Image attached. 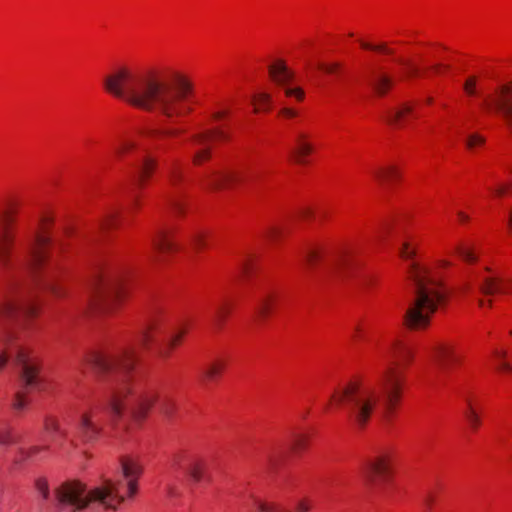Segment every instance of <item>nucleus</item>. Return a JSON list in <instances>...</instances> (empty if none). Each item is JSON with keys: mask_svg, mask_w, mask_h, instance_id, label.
<instances>
[{"mask_svg": "<svg viewBox=\"0 0 512 512\" xmlns=\"http://www.w3.org/2000/svg\"><path fill=\"white\" fill-rule=\"evenodd\" d=\"M400 256L403 258V259H412L416 252L414 249H410V244L408 242H404L400 248Z\"/></svg>", "mask_w": 512, "mask_h": 512, "instance_id": "nucleus-43", "label": "nucleus"}, {"mask_svg": "<svg viewBox=\"0 0 512 512\" xmlns=\"http://www.w3.org/2000/svg\"><path fill=\"white\" fill-rule=\"evenodd\" d=\"M486 303H487L489 306H491V305H492V300H488V301H485V300H483V299H479V300H478V304H479V306H484Z\"/></svg>", "mask_w": 512, "mask_h": 512, "instance_id": "nucleus-63", "label": "nucleus"}, {"mask_svg": "<svg viewBox=\"0 0 512 512\" xmlns=\"http://www.w3.org/2000/svg\"><path fill=\"white\" fill-rule=\"evenodd\" d=\"M451 263L448 260L442 259L438 261V266L442 268L449 267Z\"/></svg>", "mask_w": 512, "mask_h": 512, "instance_id": "nucleus-59", "label": "nucleus"}, {"mask_svg": "<svg viewBox=\"0 0 512 512\" xmlns=\"http://www.w3.org/2000/svg\"><path fill=\"white\" fill-rule=\"evenodd\" d=\"M36 314L29 289L11 281L0 296V370L11 362L19 370V390L12 406L23 410L27 405L25 391L38 387L40 378L36 363L16 338L22 320Z\"/></svg>", "mask_w": 512, "mask_h": 512, "instance_id": "nucleus-3", "label": "nucleus"}, {"mask_svg": "<svg viewBox=\"0 0 512 512\" xmlns=\"http://www.w3.org/2000/svg\"><path fill=\"white\" fill-rule=\"evenodd\" d=\"M412 355L411 347L401 342L395 343L390 354L391 364L380 379V391L362 380H354L336 390L331 400L343 407L352 423L360 428L369 421L379 402L380 393L383 396L384 413L392 414L400 401L404 381L403 372L399 368L408 365Z\"/></svg>", "mask_w": 512, "mask_h": 512, "instance_id": "nucleus-4", "label": "nucleus"}, {"mask_svg": "<svg viewBox=\"0 0 512 512\" xmlns=\"http://www.w3.org/2000/svg\"><path fill=\"white\" fill-rule=\"evenodd\" d=\"M258 171L250 167L237 169H209L203 175V184L210 189L230 188L252 181Z\"/></svg>", "mask_w": 512, "mask_h": 512, "instance_id": "nucleus-8", "label": "nucleus"}, {"mask_svg": "<svg viewBox=\"0 0 512 512\" xmlns=\"http://www.w3.org/2000/svg\"><path fill=\"white\" fill-rule=\"evenodd\" d=\"M285 93L289 97H295L298 100H302L304 97V92L299 88H286Z\"/></svg>", "mask_w": 512, "mask_h": 512, "instance_id": "nucleus-49", "label": "nucleus"}, {"mask_svg": "<svg viewBox=\"0 0 512 512\" xmlns=\"http://www.w3.org/2000/svg\"><path fill=\"white\" fill-rule=\"evenodd\" d=\"M483 143H484V138L477 134L470 135L466 141V145L469 149H473L477 145H481Z\"/></svg>", "mask_w": 512, "mask_h": 512, "instance_id": "nucleus-45", "label": "nucleus"}, {"mask_svg": "<svg viewBox=\"0 0 512 512\" xmlns=\"http://www.w3.org/2000/svg\"><path fill=\"white\" fill-rule=\"evenodd\" d=\"M311 501L308 499H301L296 504V512H309L311 509Z\"/></svg>", "mask_w": 512, "mask_h": 512, "instance_id": "nucleus-48", "label": "nucleus"}, {"mask_svg": "<svg viewBox=\"0 0 512 512\" xmlns=\"http://www.w3.org/2000/svg\"><path fill=\"white\" fill-rule=\"evenodd\" d=\"M475 281L479 291L484 295H494L496 293H507V285L512 281L505 282L503 279L496 276L484 275L483 273L475 274Z\"/></svg>", "mask_w": 512, "mask_h": 512, "instance_id": "nucleus-16", "label": "nucleus"}, {"mask_svg": "<svg viewBox=\"0 0 512 512\" xmlns=\"http://www.w3.org/2000/svg\"><path fill=\"white\" fill-rule=\"evenodd\" d=\"M494 356L497 358V360H504V358L506 356V352L505 351L495 350L494 351Z\"/></svg>", "mask_w": 512, "mask_h": 512, "instance_id": "nucleus-58", "label": "nucleus"}, {"mask_svg": "<svg viewBox=\"0 0 512 512\" xmlns=\"http://www.w3.org/2000/svg\"><path fill=\"white\" fill-rule=\"evenodd\" d=\"M252 269V264L250 263V261H243L241 264H240V267H239V273L242 275V276H248L250 271Z\"/></svg>", "mask_w": 512, "mask_h": 512, "instance_id": "nucleus-51", "label": "nucleus"}, {"mask_svg": "<svg viewBox=\"0 0 512 512\" xmlns=\"http://www.w3.org/2000/svg\"><path fill=\"white\" fill-rule=\"evenodd\" d=\"M142 473V466L132 458H123L120 462L119 475L115 479H105L103 483L90 491L79 481H68L55 490V497L60 509L67 512H79L86 508L116 510L124 501L121 488L125 486L127 495L132 497L137 492V479Z\"/></svg>", "mask_w": 512, "mask_h": 512, "instance_id": "nucleus-5", "label": "nucleus"}, {"mask_svg": "<svg viewBox=\"0 0 512 512\" xmlns=\"http://www.w3.org/2000/svg\"><path fill=\"white\" fill-rule=\"evenodd\" d=\"M152 249L156 253H168L174 250V243L169 233L165 230H158L151 240Z\"/></svg>", "mask_w": 512, "mask_h": 512, "instance_id": "nucleus-21", "label": "nucleus"}, {"mask_svg": "<svg viewBox=\"0 0 512 512\" xmlns=\"http://www.w3.org/2000/svg\"><path fill=\"white\" fill-rule=\"evenodd\" d=\"M230 310V305L227 302H222L216 306L212 316V322L216 329L222 328Z\"/></svg>", "mask_w": 512, "mask_h": 512, "instance_id": "nucleus-27", "label": "nucleus"}, {"mask_svg": "<svg viewBox=\"0 0 512 512\" xmlns=\"http://www.w3.org/2000/svg\"><path fill=\"white\" fill-rule=\"evenodd\" d=\"M155 167L156 160L149 156H145L139 164L135 165L136 171L133 176L134 181L141 186L144 183V180L152 174Z\"/></svg>", "mask_w": 512, "mask_h": 512, "instance_id": "nucleus-20", "label": "nucleus"}, {"mask_svg": "<svg viewBox=\"0 0 512 512\" xmlns=\"http://www.w3.org/2000/svg\"><path fill=\"white\" fill-rule=\"evenodd\" d=\"M392 80L390 77L384 74L375 75L374 80L372 81V86L379 94H385L386 91L391 87Z\"/></svg>", "mask_w": 512, "mask_h": 512, "instance_id": "nucleus-31", "label": "nucleus"}, {"mask_svg": "<svg viewBox=\"0 0 512 512\" xmlns=\"http://www.w3.org/2000/svg\"><path fill=\"white\" fill-rule=\"evenodd\" d=\"M407 274L414 296L404 315V323L410 329H424L438 307L445 303L447 292L442 283L432 277L430 269L417 262L410 263Z\"/></svg>", "mask_w": 512, "mask_h": 512, "instance_id": "nucleus-6", "label": "nucleus"}, {"mask_svg": "<svg viewBox=\"0 0 512 512\" xmlns=\"http://www.w3.org/2000/svg\"><path fill=\"white\" fill-rule=\"evenodd\" d=\"M281 234V230L277 227H270L267 231H266V237L269 239V240H274L276 239L279 235Z\"/></svg>", "mask_w": 512, "mask_h": 512, "instance_id": "nucleus-53", "label": "nucleus"}, {"mask_svg": "<svg viewBox=\"0 0 512 512\" xmlns=\"http://www.w3.org/2000/svg\"><path fill=\"white\" fill-rule=\"evenodd\" d=\"M14 443V437L10 430L0 431V445H11Z\"/></svg>", "mask_w": 512, "mask_h": 512, "instance_id": "nucleus-46", "label": "nucleus"}, {"mask_svg": "<svg viewBox=\"0 0 512 512\" xmlns=\"http://www.w3.org/2000/svg\"><path fill=\"white\" fill-rule=\"evenodd\" d=\"M169 203H170V205H171L174 209H176V210H179V209H180V204H179L177 201H175V200H169Z\"/></svg>", "mask_w": 512, "mask_h": 512, "instance_id": "nucleus-60", "label": "nucleus"}, {"mask_svg": "<svg viewBox=\"0 0 512 512\" xmlns=\"http://www.w3.org/2000/svg\"><path fill=\"white\" fill-rule=\"evenodd\" d=\"M14 211L9 210L0 218V269H7L11 265L14 246Z\"/></svg>", "mask_w": 512, "mask_h": 512, "instance_id": "nucleus-12", "label": "nucleus"}, {"mask_svg": "<svg viewBox=\"0 0 512 512\" xmlns=\"http://www.w3.org/2000/svg\"><path fill=\"white\" fill-rule=\"evenodd\" d=\"M48 449L47 446H34L28 450H21L19 457L16 459V462L23 461H36L44 458L43 454Z\"/></svg>", "mask_w": 512, "mask_h": 512, "instance_id": "nucleus-26", "label": "nucleus"}, {"mask_svg": "<svg viewBox=\"0 0 512 512\" xmlns=\"http://www.w3.org/2000/svg\"><path fill=\"white\" fill-rule=\"evenodd\" d=\"M227 134L221 129H214L207 132H201L191 137V147L193 150L192 161L195 165H201L211 157V143L214 140H227Z\"/></svg>", "mask_w": 512, "mask_h": 512, "instance_id": "nucleus-10", "label": "nucleus"}, {"mask_svg": "<svg viewBox=\"0 0 512 512\" xmlns=\"http://www.w3.org/2000/svg\"><path fill=\"white\" fill-rule=\"evenodd\" d=\"M465 417L468 421L469 425L473 429H477L480 425V418L473 407L469 404L467 410L465 411Z\"/></svg>", "mask_w": 512, "mask_h": 512, "instance_id": "nucleus-36", "label": "nucleus"}, {"mask_svg": "<svg viewBox=\"0 0 512 512\" xmlns=\"http://www.w3.org/2000/svg\"><path fill=\"white\" fill-rule=\"evenodd\" d=\"M507 191H508V187L503 185V186H499V187L495 190V193H496V195H498V196H502V195H504Z\"/></svg>", "mask_w": 512, "mask_h": 512, "instance_id": "nucleus-57", "label": "nucleus"}, {"mask_svg": "<svg viewBox=\"0 0 512 512\" xmlns=\"http://www.w3.org/2000/svg\"><path fill=\"white\" fill-rule=\"evenodd\" d=\"M442 68H443V69H448L449 67H448V66H445V65H442V64H436V65H434V66H433V69H434L435 71H437V72H438V71H440Z\"/></svg>", "mask_w": 512, "mask_h": 512, "instance_id": "nucleus-62", "label": "nucleus"}, {"mask_svg": "<svg viewBox=\"0 0 512 512\" xmlns=\"http://www.w3.org/2000/svg\"><path fill=\"white\" fill-rule=\"evenodd\" d=\"M269 73L272 80L279 85H285L293 78L292 71H290L282 61L273 63L269 67Z\"/></svg>", "mask_w": 512, "mask_h": 512, "instance_id": "nucleus-19", "label": "nucleus"}, {"mask_svg": "<svg viewBox=\"0 0 512 512\" xmlns=\"http://www.w3.org/2000/svg\"><path fill=\"white\" fill-rule=\"evenodd\" d=\"M411 111L412 107L408 104H404L398 109L389 111L387 115V121L390 124H395L399 122L406 114H409Z\"/></svg>", "mask_w": 512, "mask_h": 512, "instance_id": "nucleus-33", "label": "nucleus"}, {"mask_svg": "<svg viewBox=\"0 0 512 512\" xmlns=\"http://www.w3.org/2000/svg\"><path fill=\"white\" fill-rule=\"evenodd\" d=\"M182 179V172L177 163H174L169 170V181L172 185L176 186Z\"/></svg>", "mask_w": 512, "mask_h": 512, "instance_id": "nucleus-39", "label": "nucleus"}, {"mask_svg": "<svg viewBox=\"0 0 512 512\" xmlns=\"http://www.w3.org/2000/svg\"><path fill=\"white\" fill-rule=\"evenodd\" d=\"M45 430L48 434H50L52 437L60 436L62 438H66L67 433L66 431L62 430L59 426V423L54 418H47L45 421Z\"/></svg>", "mask_w": 512, "mask_h": 512, "instance_id": "nucleus-34", "label": "nucleus"}, {"mask_svg": "<svg viewBox=\"0 0 512 512\" xmlns=\"http://www.w3.org/2000/svg\"><path fill=\"white\" fill-rule=\"evenodd\" d=\"M458 217H459V220L462 222H465L468 220V216L466 214H464L463 212H458Z\"/></svg>", "mask_w": 512, "mask_h": 512, "instance_id": "nucleus-61", "label": "nucleus"}, {"mask_svg": "<svg viewBox=\"0 0 512 512\" xmlns=\"http://www.w3.org/2000/svg\"><path fill=\"white\" fill-rule=\"evenodd\" d=\"M275 303V296L270 293H264L257 301L256 312L260 320L269 316Z\"/></svg>", "mask_w": 512, "mask_h": 512, "instance_id": "nucleus-22", "label": "nucleus"}, {"mask_svg": "<svg viewBox=\"0 0 512 512\" xmlns=\"http://www.w3.org/2000/svg\"><path fill=\"white\" fill-rule=\"evenodd\" d=\"M436 501V495L434 492L429 491L424 496L423 502L427 510L431 511L433 509L434 503Z\"/></svg>", "mask_w": 512, "mask_h": 512, "instance_id": "nucleus-47", "label": "nucleus"}, {"mask_svg": "<svg viewBox=\"0 0 512 512\" xmlns=\"http://www.w3.org/2000/svg\"><path fill=\"white\" fill-rule=\"evenodd\" d=\"M182 132H183L182 130L176 129V128H161V129L154 130L152 132L151 136L154 137L155 139L163 142V144H161V146H163V148H168L169 143L167 140L170 137L178 136Z\"/></svg>", "mask_w": 512, "mask_h": 512, "instance_id": "nucleus-28", "label": "nucleus"}, {"mask_svg": "<svg viewBox=\"0 0 512 512\" xmlns=\"http://www.w3.org/2000/svg\"><path fill=\"white\" fill-rule=\"evenodd\" d=\"M281 114L284 117L292 118V117H295L297 115V112L295 110H293V109H290V108H283L282 111H281Z\"/></svg>", "mask_w": 512, "mask_h": 512, "instance_id": "nucleus-56", "label": "nucleus"}, {"mask_svg": "<svg viewBox=\"0 0 512 512\" xmlns=\"http://www.w3.org/2000/svg\"><path fill=\"white\" fill-rule=\"evenodd\" d=\"M409 74H410V76L418 75V69L416 67H411Z\"/></svg>", "mask_w": 512, "mask_h": 512, "instance_id": "nucleus-64", "label": "nucleus"}, {"mask_svg": "<svg viewBox=\"0 0 512 512\" xmlns=\"http://www.w3.org/2000/svg\"><path fill=\"white\" fill-rule=\"evenodd\" d=\"M296 143V154H297V161L299 163H303V158L307 155H309L313 151L312 144L308 141V136L305 133H299L296 136L295 139Z\"/></svg>", "mask_w": 512, "mask_h": 512, "instance_id": "nucleus-23", "label": "nucleus"}, {"mask_svg": "<svg viewBox=\"0 0 512 512\" xmlns=\"http://www.w3.org/2000/svg\"><path fill=\"white\" fill-rule=\"evenodd\" d=\"M48 246L49 238L40 232H35L25 247L24 264L32 270L42 267L47 259Z\"/></svg>", "mask_w": 512, "mask_h": 512, "instance_id": "nucleus-11", "label": "nucleus"}, {"mask_svg": "<svg viewBox=\"0 0 512 512\" xmlns=\"http://www.w3.org/2000/svg\"><path fill=\"white\" fill-rule=\"evenodd\" d=\"M36 489L44 499L49 498V495H50L49 487H48V483L45 479L40 478L36 481Z\"/></svg>", "mask_w": 512, "mask_h": 512, "instance_id": "nucleus-42", "label": "nucleus"}, {"mask_svg": "<svg viewBox=\"0 0 512 512\" xmlns=\"http://www.w3.org/2000/svg\"><path fill=\"white\" fill-rule=\"evenodd\" d=\"M92 303L104 312H110L122 297L119 279L110 272L97 274L91 283Z\"/></svg>", "mask_w": 512, "mask_h": 512, "instance_id": "nucleus-7", "label": "nucleus"}, {"mask_svg": "<svg viewBox=\"0 0 512 512\" xmlns=\"http://www.w3.org/2000/svg\"><path fill=\"white\" fill-rule=\"evenodd\" d=\"M226 363L222 359H217L211 362L204 370H203V380L204 381H214L216 380L222 371L225 369Z\"/></svg>", "mask_w": 512, "mask_h": 512, "instance_id": "nucleus-25", "label": "nucleus"}, {"mask_svg": "<svg viewBox=\"0 0 512 512\" xmlns=\"http://www.w3.org/2000/svg\"><path fill=\"white\" fill-rule=\"evenodd\" d=\"M269 101H270V96L268 94H266V93L259 94L254 99L255 110L259 111L261 109H264L265 106L269 103Z\"/></svg>", "mask_w": 512, "mask_h": 512, "instance_id": "nucleus-41", "label": "nucleus"}, {"mask_svg": "<svg viewBox=\"0 0 512 512\" xmlns=\"http://www.w3.org/2000/svg\"><path fill=\"white\" fill-rule=\"evenodd\" d=\"M318 68L326 73H334L338 65L337 64H319Z\"/></svg>", "mask_w": 512, "mask_h": 512, "instance_id": "nucleus-55", "label": "nucleus"}, {"mask_svg": "<svg viewBox=\"0 0 512 512\" xmlns=\"http://www.w3.org/2000/svg\"><path fill=\"white\" fill-rule=\"evenodd\" d=\"M104 86L131 106L168 119L182 117L192 110L191 84L178 73H137L120 67L105 78Z\"/></svg>", "mask_w": 512, "mask_h": 512, "instance_id": "nucleus-2", "label": "nucleus"}, {"mask_svg": "<svg viewBox=\"0 0 512 512\" xmlns=\"http://www.w3.org/2000/svg\"><path fill=\"white\" fill-rule=\"evenodd\" d=\"M497 369L500 371L512 373V367L505 360H497Z\"/></svg>", "mask_w": 512, "mask_h": 512, "instance_id": "nucleus-54", "label": "nucleus"}, {"mask_svg": "<svg viewBox=\"0 0 512 512\" xmlns=\"http://www.w3.org/2000/svg\"><path fill=\"white\" fill-rule=\"evenodd\" d=\"M203 465L200 461L186 453H177L173 456L170 463L172 472H183L189 475L194 481H200L202 477Z\"/></svg>", "mask_w": 512, "mask_h": 512, "instance_id": "nucleus-14", "label": "nucleus"}, {"mask_svg": "<svg viewBox=\"0 0 512 512\" xmlns=\"http://www.w3.org/2000/svg\"><path fill=\"white\" fill-rule=\"evenodd\" d=\"M136 147V143L130 139H123L116 147L115 152L118 155H122L124 153L129 152L130 150Z\"/></svg>", "mask_w": 512, "mask_h": 512, "instance_id": "nucleus-38", "label": "nucleus"}, {"mask_svg": "<svg viewBox=\"0 0 512 512\" xmlns=\"http://www.w3.org/2000/svg\"><path fill=\"white\" fill-rule=\"evenodd\" d=\"M177 409V403L176 401L169 397L164 396L159 400V410L163 416L170 419L174 415L175 411Z\"/></svg>", "mask_w": 512, "mask_h": 512, "instance_id": "nucleus-30", "label": "nucleus"}, {"mask_svg": "<svg viewBox=\"0 0 512 512\" xmlns=\"http://www.w3.org/2000/svg\"><path fill=\"white\" fill-rule=\"evenodd\" d=\"M47 288L56 296V297H62L64 296V291L62 288L55 283L54 279L51 277L47 280Z\"/></svg>", "mask_w": 512, "mask_h": 512, "instance_id": "nucleus-44", "label": "nucleus"}, {"mask_svg": "<svg viewBox=\"0 0 512 512\" xmlns=\"http://www.w3.org/2000/svg\"><path fill=\"white\" fill-rule=\"evenodd\" d=\"M308 445V436L301 433H293L292 439H291V450L294 453H299L306 449Z\"/></svg>", "mask_w": 512, "mask_h": 512, "instance_id": "nucleus-32", "label": "nucleus"}, {"mask_svg": "<svg viewBox=\"0 0 512 512\" xmlns=\"http://www.w3.org/2000/svg\"><path fill=\"white\" fill-rule=\"evenodd\" d=\"M185 333V329L177 331L163 317L153 318L141 327L132 343L117 353L92 352L82 360L81 365L91 366L99 376L117 374L108 402L113 418L119 419L127 413L136 420H142L158 400L156 391L140 389L129 377V372L136 363L139 348L154 345L156 354L167 359Z\"/></svg>", "mask_w": 512, "mask_h": 512, "instance_id": "nucleus-1", "label": "nucleus"}, {"mask_svg": "<svg viewBox=\"0 0 512 512\" xmlns=\"http://www.w3.org/2000/svg\"><path fill=\"white\" fill-rule=\"evenodd\" d=\"M455 252L460 256V258L468 263H474L478 259L473 249L464 245H457L455 247Z\"/></svg>", "mask_w": 512, "mask_h": 512, "instance_id": "nucleus-35", "label": "nucleus"}, {"mask_svg": "<svg viewBox=\"0 0 512 512\" xmlns=\"http://www.w3.org/2000/svg\"><path fill=\"white\" fill-rule=\"evenodd\" d=\"M361 45L365 49H372V50H377V51H383V52H386V53H392V50L386 48L385 45L372 46V45H370L368 43H365V42H362Z\"/></svg>", "mask_w": 512, "mask_h": 512, "instance_id": "nucleus-52", "label": "nucleus"}, {"mask_svg": "<svg viewBox=\"0 0 512 512\" xmlns=\"http://www.w3.org/2000/svg\"><path fill=\"white\" fill-rule=\"evenodd\" d=\"M390 471L389 459L387 456H379L369 462L363 469V476L368 484L378 486L384 481Z\"/></svg>", "mask_w": 512, "mask_h": 512, "instance_id": "nucleus-15", "label": "nucleus"}, {"mask_svg": "<svg viewBox=\"0 0 512 512\" xmlns=\"http://www.w3.org/2000/svg\"><path fill=\"white\" fill-rule=\"evenodd\" d=\"M475 84H476V79L474 77H471L466 80V82L464 84V89L469 95L475 94Z\"/></svg>", "mask_w": 512, "mask_h": 512, "instance_id": "nucleus-50", "label": "nucleus"}, {"mask_svg": "<svg viewBox=\"0 0 512 512\" xmlns=\"http://www.w3.org/2000/svg\"><path fill=\"white\" fill-rule=\"evenodd\" d=\"M431 356L438 367L445 370L451 363L459 361L458 355L455 353L451 345L437 343L431 348Z\"/></svg>", "mask_w": 512, "mask_h": 512, "instance_id": "nucleus-17", "label": "nucleus"}, {"mask_svg": "<svg viewBox=\"0 0 512 512\" xmlns=\"http://www.w3.org/2000/svg\"><path fill=\"white\" fill-rule=\"evenodd\" d=\"M76 429L84 442L95 441L101 431L98 423V408L91 407L80 412Z\"/></svg>", "mask_w": 512, "mask_h": 512, "instance_id": "nucleus-13", "label": "nucleus"}, {"mask_svg": "<svg viewBox=\"0 0 512 512\" xmlns=\"http://www.w3.org/2000/svg\"><path fill=\"white\" fill-rule=\"evenodd\" d=\"M118 212L111 210L107 212V214L104 216V218L100 222V227L102 229L109 228L113 226L115 219L117 218Z\"/></svg>", "mask_w": 512, "mask_h": 512, "instance_id": "nucleus-40", "label": "nucleus"}, {"mask_svg": "<svg viewBox=\"0 0 512 512\" xmlns=\"http://www.w3.org/2000/svg\"><path fill=\"white\" fill-rule=\"evenodd\" d=\"M191 244L196 249L199 250L202 247H205V233L201 231H196L191 235Z\"/></svg>", "mask_w": 512, "mask_h": 512, "instance_id": "nucleus-37", "label": "nucleus"}, {"mask_svg": "<svg viewBox=\"0 0 512 512\" xmlns=\"http://www.w3.org/2000/svg\"><path fill=\"white\" fill-rule=\"evenodd\" d=\"M501 98L496 101V108L502 115L507 127L512 132V88L505 85L501 88Z\"/></svg>", "mask_w": 512, "mask_h": 512, "instance_id": "nucleus-18", "label": "nucleus"}, {"mask_svg": "<svg viewBox=\"0 0 512 512\" xmlns=\"http://www.w3.org/2000/svg\"><path fill=\"white\" fill-rule=\"evenodd\" d=\"M372 175L380 183L396 179L399 175L397 169L393 166L380 167L372 170Z\"/></svg>", "mask_w": 512, "mask_h": 512, "instance_id": "nucleus-29", "label": "nucleus"}, {"mask_svg": "<svg viewBox=\"0 0 512 512\" xmlns=\"http://www.w3.org/2000/svg\"><path fill=\"white\" fill-rule=\"evenodd\" d=\"M304 261L309 268H313L318 262L322 263V274L346 276L352 269L354 262L348 253H340L328 260H324L321 252L316 248H309L304 252Z\"/></svg>", "mask_w": 512, "mask_h": 512, "instance_id": "nucleus-9", "label": "nucleus"}, {"mask_svg": "<svg viewBox=\"0 0 512 512\" xmlns=\"http://www.w3.org/2000/svg\"><path fill=\"white\" fill-rule=\"evenodd\" d=\"M250 497L256 512H289L287 509L277 503L267 502L254 495H251Z\"/></svg>", "mask_w": 512, "mask_h": 512, "instance_id": "nucleus-24", "label": "nucleus"}]
</instances>
